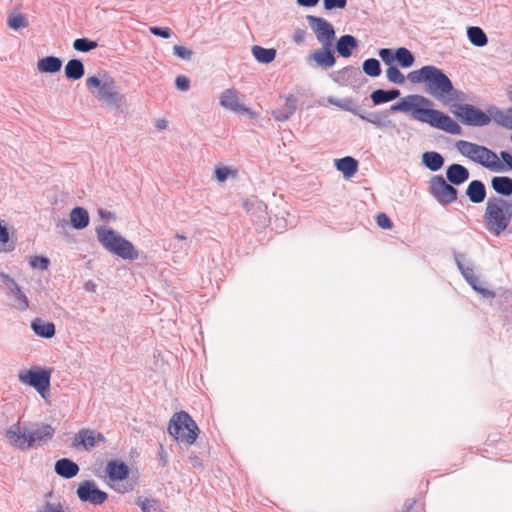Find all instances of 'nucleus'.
<instances>
[{
    "label": "nucleus",
    "mask_w": 512,
    "mask_h": 512,
    "mask_svg": "<svg viewBox=\"0 0 512 512\" xmlns=\"http://www.w3.org/2000/svg\"><path fill=\"white\" fill-rule=\"evenodd\" d=\"M430 100L421 95H410L402 98L398 103L391 106L392 112L409 113L410 116L432 127L441 129L451 134H459L461 127L450 116L441 111L431 109Z\"/></svg>",
    "instance_id": "1"
},
{
    "label": "nucleus",
    "mask_w": 512,
    "mask_h": 512,
    "mask_svg": "<svg viewBox=\"0 0 512 512\" xmlns=\"http://www.w3.org/2000/svg\"><path fill=\"white\" fill-rule=\"evenodd\" d=\"M485 228L493 235L499 236L512 220V200L499 196L488 198L483 215Z\"/></svg>",
    "instance_id": "2"
},
{
    "label": "nucleus",
    "mask_w": 512,
    "mask_h": 512,
    "mask_svg": "<svg viewBox=\"0 0 512 512\" xmlns=\"http://www.w3.org/2000/svg\"><path fill=\"white\" fill-rule=\"evenodd\" d=\"M407 79L413 84L424 83L429 94L444 97L453 90L450 79L435 66L427 65L408 73Z\"/></svg>",
    "instance_id": "3"
},
{
    "label": "nucleus",
    "mask_w": 512,
    "mask_h": 512,
    "mask_svg": "<svg viewBox=\"0 0 512 512\" xmlns=\"http://www.w3.org/2000/svg\"><path fill=\"white\" fill-rule=\"evenodd\" d=\"M455 147L462 156L492 172L505 171V164L500 160L499 156L485 146L465 140H458L455 143Z\"/></svg>",
    "instance_id": "4"
},
{
    "label": "nucleus",
    "mask_w": 512,
    "mask_h": 512,
    "mask_svg": "<svg viewBox=\"0 0 512 512\" xmlns=\"http://www.w3.org/2000/svg\"><path fill=\"white\" fill-rule=\"evenodd\" d=\"M96 234L100 244L110 253L125 260H136L139 257L136 247L115 230L100 226L96 228Z\"/></svg>",
    "instance_id": "5"
},
{
    "label": "nucleus",
    "mask_w": 512,
    "mask_h": 512,
    "mask_svg": "<svg viewBox=\"0 0 512 512\" xmlns=\"http://www.w3.org/2000/svg\"><path fill=\"white\" fill-rule=\"evenodd\" d=\"M86 85L98 100L109 105L116 106L123 100V95L119 92L116 81L107 73L89 76L86 79Z\"/></svg>",
    "instance_id": "6"
},
{
    "label": "nucleus",
    "mask_w": 512,
    "mask_h": 512,
    "mask_svg": "<svg viewBox=\"0 0 512 512\" xmlns=\"http://www.w3.org/2000/svg\"><path fill=\"white\" fill-rule=\"evenodd\" d=\"M168 432L176 441L192 445L200 431L192 417L187 412L181 411L171 417Z\"/></svg>",
    "instance_id": "7"
},
{
    "label": "nucleus",
    "mask_w": 512,
    "mask_h": 512,
    "mask_svg": "<svg viewBox=\"0 0 512 512\" xmlns=\"http://www.w3.org/2000/svg\"><path fill=\"white\" fill-rule=\"evenodd\" d=\"M52 371L47 368L34 367L21 370L18 379L21 383L33 387L40 396L47 400L50 392Z\"/></svg>",
    "instance_id": "8"
},
{
    "label": "nucleus",
    "mask_w": 512,
    "mask_h": 512,
    "mask_svg": "<svg viewBox=\"0 0 512 512\" xmlns=\"http://www.w3.org/2000/svg\"><path fill=\"white\" fill-rule=\"evenodd\" d=\"M105 472L108 476V485L118 493L124 494L133 490L132 484L122 483L129 476V467L122 461L111 460L107 463Z\"/></svg>",
    "instance_id": "9"
},
{
    "label": "nucleus",
    "mask_w": 512,
    "mask_h": 512,
    "mask_svg": "<svg viewBox=\"0 0 512 512\" xmlns=\"http://www.w3.org/2000/svg\"><path fill=\"white\" fill-rule=\"evenodd\" d=\"M432 195L442 204H450L457 199V190L448 184L442 176H433L430 180Z\"/></svg>",
    "instance_id": "10"
},
{
    "label": "nucleus",
    "mask_w": 512,
    "mask_h": 512,
    "mask_svg": "<svg viewBox=\"0 0 512 512\" xmlns=\"http://www.w3.org/2000/svg\"><path fill=\"white\" fill-rule=\"evenodd\" d=\"M308 23L323 47H331L335 38L333 26L323 18L309 16Z\"/></svg>",
    "instance_id": "11"
},
{
    "label": "nucleus",
    "mask_w": 512,
    "mask_h": 512,
    "mask_svg": "<svg viewBox=\"0 0 512 512\" xmlns=\"http://www.w3.org/2000/svg\"><path fill=\"white\" fill-rule=\"evenodd\" d=\"M219 100L220 105L226 110H230L235 113L247 114L251 118L256 117V114L241 102L238 91L233 88L224 90L221 93Z\"/></svg>",
    "instance_id": "12"
},
{
    "label": "nucleus",
    "mask_w": 512,
    "mask_h": 512,
    "mask_svg": "<svg viewBox=\"0 0 512 512\" xmlns=\"http://www.w3.org/2000/svg\"><path fill=\"white\" fill-rule=\"evenodd\" d=\"M6 437L9 443L21 450L29 449L34 446L33 437L30 436V431L23 429L19 423L13 424L6 432Z\"/></svg>",
    "instance_id": "13"
},
{
    "label": "nucleus",
    "mask_w": 512,
    "mask_h": 512,
    "mask_svg": "<svg viewBox=\"0 0 512 512\" xmlns=\"http://www.w3.org/2000/svg\"><path fill=\"white\" fill-rule=\"evenodd\" d=\"M105 441L106 438L102 433L96 432L92 429L83 428L75 435L72 445L75 448H82L89 451L94 448L97 443H104Z\"/></svg>",
    "instance_id": "14"
},
{
    "label": "nucleus",
    "mask_w": 512,
    "mask_h": 512,
    "mask_svg": "<svg viewBox=\"0 0 512 512\" xmlns=\"http://www.w3.org/2000/svg\"><path fill=\"white\" fill-rule=\"evenodd\" d=\"M77 495L81 501L95 505L104 503L108 497L107 493L99 490L92 481L81 483L77 489Z\"/></svg>",
    "instance_id": "15"
},
{
    "label": "nucleus",
    "mask_w": 512,
    "mask_h": 512,
    "mask_svg": "<svg viewBox=\"0 0 512 512\" xmlns=\"http://www.w3.org/2000/svg\"><path fill=\"white\" fill-rule=\"evenodd\" d=\"M457 115L464 124L473 126H485L491 120L487 114L470 105L461 106Z\"/></svg>",
    "instance_id": "16"
},
{
    "label": "nucleus",
    "mask_w": 512,
    "mask_h": 512,
    "mask_svg": "<svg viewBox=\"0 0 512 512\" xmlns=\"http://www.w3.org/2000/svg\"><path fill=\"white\" fill-rule=\"evenodd\" d=\"M469 171L460 164H452L447 168L446 176L448 181L454 185H460L469 179Z\"/></svg>",
    "instance_id": "17"
},
{
    "label": "nucleus",
    "mask_w": 512,
    "mask_h": 512,
    "mask_svg": "<svg viewBox=\"0 0 512 512\" xmlns=\"http://www.w3.org/2000/svg\"><path fill=\"white\" fill-rule=\"evenodd\" d=\"M466 195L472 203L478 204L486 198V188L480 180L471 181L466 188Z\"/></svg>",
    "instance_id": "18"
},
{
    "label": "nucleus",
    "mask_w": 512,
    "mask_h": 512,
    "mask_svg": "<svg viewBox=\"0 0 512 512\" xmlns=\"http://www.w3.org/2000/svg\"><path fill=\"white\" fill-rule=\"evenodd\" d=\"M55 471L64 478H72L79 472L78 465L66 458L60 459L55 463Z\"/></svg>",
    "instance_id": "19"
},
{
    "label": "nucleus",
    "mask_w": 512,
    "mask_h": 512,
    "mask_svg": "<svg viewBox=\"0 0 512 512\" xmlns=\"http://www.w3.org/2000/svg\"><path fill=\"white\" fill-rule=\"evenodd\" d=\"M337 170L341 171L345 178L353 177L358 169V162L353 157L347 156L335 160Z\"/></svg>",
    "instance_id": "20"
},
{
    "label": "nucleus",
    "mask_w": 512,
    "mask_h": 512,
    "mask_svg": "<svg viewBox=\"0 0 512 512\" xmlns=\"http://www.w3.org/2000/svg\"><path fill=\"white\" fill-rule=\"evenodd\" d=\"M309 59H313L321 67H331L335 63L331 47H323V49L315 51L309 56Z\"/></svg>",
    "instance_id": "21"
},
{
    "label": "nucleus",
    "mask_w": 512,
    "mask_h": 512,
    "mask_svg": "<svg viewBox=\"0 0 512 512\" xmlns=\"http://www.w3.org/2000/svg\"><path fill=\"white\" fill-rule=\"evenodd\" d=\"M54 433L55 429L50 424H41L36 430L30 431V436L33 437L34 445H41L51 440Z\"/></svg>",
    "instance_id": "22"
},
{
    "label": "nucleus",
    "mask_w": 512,
    "mask_h": 512,
    "mask_svg": "<svg viewBox=\"0 0 512 512\" xmlns=\"http://www.w3.org/2000/svg\"><path fill=\"white\" fill-rule=\"evenodd\" d=\"M34 333L40 337L51 338L55 335V325L52 322H46L40 318H36L31 323Z\"/></svg>",
    "instance_id": "23"
},
{
    "label": "nucleus",
    "mask_w": 512,
    "mask_h": 512,
    "mask_svg": "<svg viewBox=\"0 0 512 512\" xmlns=\"http://www.w3.org/2000/svg\"><path fill=\"white\" fill-rule=\"evenodd\" d=\"M62 61L58 57L48 56L37 62V69L42 73H56L61 69Z\"/></svg>",
    "instance_id": "24"
},
{
    "label": "nucleus",
    "mask_w": 512,
    "mask_h": 512,
    "mask_svg": "<svg viewBox=\"0 0 512 512\" xmlns=\"http://www.w3.org/2000/svg\"><path fill=\"white\" fill-rule=\"evenodd\" d=\"M491 186L500 195L510 196L512 194V179L506 176H496L491 180Z\"/></svg>",
    "instance_id": "25"
},
{
    "label": "nucleus",
    "mask_w": 512,
    "mask_h": 512,
    "mask_svg": "<svg viewBox=\"0 0 512 512\" xmlns=\"http://www.w3.org/2000/svg\"><path fill=\"white\" fill-rule=\"evenodd\" d=\"M357 41L351 35L341 36L337 42L336 49L337 52L345 58H348L352 54V50L356 48Z\"/></svg>",
    "instance_id": "26"
},
{
    "label": "nucleus",
    "mask_w": 512,
    "mask_h": 512,
    "mask_svg": "<svg viewBox=\"0 0 512 512\" xmlns=\"http://www.w3.org/2000/svg\"><path fill=\"white\" fill-rule=\"evenodd\" d=\"M70 221L74 228L83 229L89 224V215L86 209L76 207L70 213Z\"/></svg>",
    "instance_id": "27"
},
{
    "label": "nucleus",
    "mask_w": 512,
    "mask_h": 512,
    "mask_svg": "<svg viewBox=\"0 0 512 512\" xmlns=\"http://www.w3.org/2000/svg\"><path fill=\"white\" fill-rule=\"evenodd\" d=\"M251 51L255 59L260 63L268 64L276 58V50L274 48H264L254 45Z\"/></svg>",
    "instance_id": "28"
},
{
    "label": "nucleus",
    "mask_w": 512,
    "mask_h": 512,
    "mask_svg": "<svg viewBox=\"0 0 512 512\" xmlns=\"http://www.w3.org/2000/svg\"><path fill=\"white\" fill-rule=\"evenodd\" d=\"M84 65L78 59L68 61L65 66V75L68 79L78 80L84 76Z\"/></svg>",
    "instance_id": "29"
},
{
    "label": "nucleus",
    "mask_w": 512,
    "mask_h": 512,
    "mask_svg": "<svg viewBox=\"0 0 512 512\" xmlns=\"http://www.w3.org/2000/svg\"><path fill=\"white\" fill-rule=\"evenodd\" d=\"M422 158L425 166L431 171H438L444 164L442 155L437 152H425Z\"/></svg>",
    "instance_id": "30"
},
{
    "label": "nucleus",
    "mask_w": 512,
    "mask_h": 512,
    "mask_svg": "<svg viewBox=\"0 0 512 512\" xmlns=\"http://www.w3.org/2000/svg\"><path fill=\"white\" fill-rule=\"evenodd\" d=\"M400 95L398 90H389L385 91L382 89H378L372 92L371 99L374 105H379L381 103L389 102L391 100L396 99Z\"/></svg>",
    "instance_id": "31"
},
{
    "label": "nucleus",
    "mask_w": 512,
    "mask_h": 512,
    "mask_svg": "<svg viewBox=\"0 0 512 512\" xmlns=\"http://www.w3.org/2000/svg\"><path fill=\"white\" fill-rule=\"evenodd\" d=\"M467 35L470 42L475 46L482 47L488 42L486 34L480 27H469L467 29Z\"/></svg>",
    "instance_id": "32"
},
{
    "label": "nucleus",
    "mask_w": 512,
    "mask_h": 512,
    "mask_svg": "<svg viewBox=\"0 0 512 512\" xmlns=\"http://www.w3.org/2000/svg\"><path fill=\"white\" fill-rule=\"evenodd\" d=\"M395 59L404 68L411 67L415 61L413 54L405 47H400L395 51Z\"/></svg>",
    "instance_id": "33"
},
{
    "label": "nucleus",
    "mask_w": 512,
    "mask_h": 512,
    "mask_svg": "<svg viewBox=\"0 0 512 512\" xmlns=\"http://www.w3.org/2000/svg\"><path fill=\"white\" fill-rule=\"evenodd\" d=\"M7 25L9 28L13 30H18L21 28H25L28 26V20L25 15L23 14H11L8 17Z\"/></svg>",
    "instance_id": "34"
},
{
    "label": "nucleus",
    "mask_w": 512,
    "mask_h": 512,
    "mask_svg": "<svg viewBox=\"0 0 512 512\" xmlns=\"http://www.w3.org/2000/svg\"><path fill=\"white\" fill-rule=\"evenodd\" d=\"M363 71L370 77H378L381 74L379 61L374 58L365 60L363 63Z\"/></svg>",
    "instance_id": "35"
},
{
    "label": "nucleus",
    "mask_w": 512,
    "mask_h": 512,
    "mask_svg": "<svg viewBox=\"0 0 512 512\" xmlns=\"http://www.w3.org/2000/svg\"><path fill=\"white\" fill-rule=\"evenodd\" d=\"M214 174L217 181L224 182L228 179V177L235 178L238 174V171L226 166H217L215 168Z\"/></svg>",
    "instance_id": "36"
},
{
    "label": "nucleus",
    "mask_w": 512,
    "mask_h": 512,
    "mask_svg": "<svg viewBox=\"0 0 512 512\" xmlns=\"http://www.w3.org/2000/svg\"><path fill=\"white\" fill-rule=\"evenodd\" d=\"M16 297V308L20 311H25L29 308V300L27 296L23 293L20 286L16 287L11 291Z\"/></svg>",
    "instance_id": "37"
},
{
    "label": "nucleus",
    "mask_w": 512,
    "mask_h": 512,
    "mask_svg": "<svg viewBox=\"0 0 512 512\" xmlns=\"http://www.w3.org/2000/svg\"><path fill=\"white\" fill-rule=\"evenodd\" d=\"M96 47L97 43L87 38H78L73 42V48L80 52H88Z\"/></svg>",
    "instance_id": "38"
},
{
    "label": "nucleus",
    "mask_w": 512,
    "mask_h": 512,
    "mask_svg": "<svg viewBox=\"0 0 512 512\" xmlns=\"http://www.w3.org/2000/svg\"><path fill=\"white\" fill-rule=\"evenodd\" d=\"M495 120L503 127L512 130V109L498 112L495 115Z\"/></svg>",
    "instance_id": "39"
},
{
    "label": "nucleus",
    "mask_w": 512,
    "mask_h": 512,
    "mask_svg": "<svg viewBox=\"0 0 512 512\" xmlns=\"http://www.w3.org/2000/svg\"><path fill=\"white\" fill-rule=\"evenodd\" d=\"M386 76L390 82L395 84H403L405 82V76L396 66H390L386 70Z\"/></svg>",
    "instance_id": "40"
},
{
    "label": "nucleus",
    "mask_w": 512,
    "mask_h": 512,
    "mask_svg": "<svg viewBox=\"0 0 512 512\" xmlns=\"http://www.w3.org/2000/svg\"><path fill=\"white\" fill-rule=\"evenodd\" d=\"M29 263L33 269L46 270L49 266V259L43 256H33L30 258Z\"/></svg>",
    "instance_id": "41"
},
{
    "label": "nucleus",
    "mask_w": 512,
    "mask_h": 512,
    "mask_svg": "<svg viewBox=\"0 0 512 512\" xmlns=\"http://www.w3.org/2000/svg\"><path fill=\"white\" fill-rule=\"evenodd\" d=\"M296 107L297 99L293 95L287 96L283 110H285V114H287L288 118H290L294 114V112L296 111Z\"/></svg>",
    "instance_id": "42"
},
{
    "label": "nucleus",
    "mask_w": 512,
    "mask_h": 512,
    "mask_svg": "<svg viewBox=\"0 0 512 512\" xmlns=\"http://www.w3.org/2000/svg\"><path fill=\"white\" fill-rule=\"evenodd\" d=\"M173 52L177 57H179L181 59H185V60H189L193 55V52L191 49L186 48L181 45H175L173 47Z\"/></svg>",
    "instance_id": "43"
},
{
    "label": "nucleus",
    "mask_w": 512,
    "mask_h": 512,
    "mask_svg": "<svg viewBox=\"0 0 512 512\" xmlns=\"http://www.w3.org/2000/svg\"><path fill=\"white\" fill-rule=\"evenodd\" d=\"M40 512H65L59 501L46 502L39 510Z\"/></svg>",
    "instance_id": "44"
},
{
    "label": "nucleus",
    "mask_w": 512,
    "mask_h": 512,
    "mask_svg": "<svg viewBox=\"0 0 512 512\" xmlns=\"http://www.w3.org/2000/svg\"><path fill=\"white\" fill-rule=\"evenodd\" d=\"M377 224L383 229H391L393 224L385 213H379L376 218Z\"/></svg>",
    "instance_id": "45"
},
{
    "label": "nucleus",
    "mask_w": 512,
    "mask_h": 512,
    "mask_svg": "<svg viewBox=\"0 0 512 512\" xmlns=\"http://www.w3.org/2000/svg\"><path fill=\"white\" fill-rule=\"evenodd\" d=\"M379 56L386 64H391L395 60V53L391 49L383 48L379 51Z\"/></svg>",
    "instance_id": "46"
},
{
    "label": "nucleus",
    "mask_w": 512,
    "mask_h": 512,
    "mask_svg": "<svg viewBox=\"0 0 512 512\" xmlns=\"http://www.w3.org/2000/svg\"><path fill=\"white\" fill-rule=\"evenodd\" d=\"M150 32L155 35L162 38H169L172 34V31L170 28H160V27H150Z\"/></svg>",
    "instance_id": "47"
},
{
    "label": "nucleus",
    "mask_w": 512,
    "mask_h": 512,
    "mask_svg": "<svg viewBox=\"0 0 512 512\" xmlns=\"http://www.w3.org/2000/svg\"><path fill=\"white\" fill-rule=\"evenodd\" d=\"M324 6L326 9L344 8L346 0H324Z\"/></svg>",
    "instance_id": "48"
},
{
    "label": "nucleus",
    "mask_w": 512,
    "mask_h": 512,
    "mask_svg": "<svg viewBox=\"0 0 512 512\" xmlns=\"http://www.w3.org/2000/svg\"><path fill=\"white\" fill-rule=\"evenodd\" d=\"M176 87L181 91H186L189 88L190 81L185 76H178L175 81Z\"/></svg>",
    "instance_id": "49"
},
{
    "label": "nucleus",
    "mask_w": 512,
    "mask_h": 512,
    "mask_svg": "<svg viewBox=\"0 0 512 512\" xmlns=\"http://www.w3.org/2000/svg\"><path fill=\"white\" fill-rule=\"evenodd\" d=\"M0 278L2 279V281L4 283L7 284L8 288L12 291L14 290L16 287H18L19 285L15 282V280L13 278H11L9 275L7 274H4V273H1L0 274Z\"/></svg>",
    "instance_id": "50"
},
{
    "label": "nucleus",
    "mask_w": 512,
    "mask_h": 512,
    "mask_svg": "<svg viewBox=\"0 0 512 512\" xmlns=\"http://www.w3.org/2000/svg\"><path fill=\"white\" fill-rule=\"evenodd\" d=\"M9 242V233L7 227L0 221V243L5 245Z\"/></svg>",
    "instance_id": "51"
},
{
    "label": "nucleus",
    "mask_w": 512,
    "mask_h": 512,
    "mask_svg": "<svg viewBox=\"0 0 512 512\" xmlns=\"http://www.w3.org/2000/svg\"><path fill=\"white\" fill-rule=\"evenodd\" d=\"M137 504L141 507L143 512H149L150 508H152L154 506L155 501L154 500H149V499H145V500H140L139 499L137 501Z\"/></svg>",
    "instance_id": "52"
},
{
    "label": "nucleus",
    "mask_w": 512,
    "mask_h": 512,
    "mask_svg": "<svg viewBox=\"0 0 512 512\" xmlns=\"http://www.w3.org/2000/svg\"><path fill=\"white\" fill-rule=\"evenodd\" d=\"M500 157L503 160L505 166L507 165L510 169H512V155L506 151L500 152Z\"/></svg>",
    "instance_id": "53"
},
{
    "label": "nucleus",
    "mask_w": 512,
    "mask_h": 512,
    "mask_svg": "<svg viewBox=\"0 0 512 512\" xmlns=\"http://www.w3.org/2000/svg\"><path fill=\"white\" fill-rule=\"evenodd\" d=\"M272 114H273L275 120H277V121H285V120L289 119L287 117V114H285V110H283V108L274 110L272 112Z\"/></svg>",
    "instance_id": "54"
},
{
    "label": "nucleus",
    "mask_w": 512,
    "mask_h": 512,
    "mask_svg": "<svg viewBox=\"0 0 512 512\" xmlns=\"http://www.w3.org/2000/svg\"><path fill=\"white\" fill-rule=\"evenodd\" d=\"M298 3L302 6H306V7H311V6H315L319 0H297Z\"/></svg>",
    "instance_id": "55"
},
{
    "label": "nucleus",
    "mask_w": 512,
    "mask_h": 512,
    "mask_svg": "<svg viewBox=\"0 0 512 512\" xmlns=\"http://www.w3.org/2000/svg\"><path fill=\"white\" fill-rule=\"evenodd\" d=\"M167 121L165 119H158L156 122H155V126L158 130H164L167 128Z\"/></svg>",
    "instance_id": "56"
},
{
    "label": "nucleus",
    "mask_w": 512,
    "mask_h": 512,
    "mask_svg": "<svg viewBox=\"0 0 512 512\" xmlns=\"http://www.w3.org/2000/svg\"><path fill=\"white\" fill-rule=\"evenodd\" d=\"M304 38H305V33L303 31H297L294 35V40L297 43H301L302 41H304Z\"/></svg>",
    "instance_id": "57"
},
{
    "label": "nucleus",
    "mask_w": 512,
    "mask_h": 512,
    "mask_svg": "<svg viewBox=\"0 0 512 512\" xmlns=\"http://www.w3.org/2000/svg\"><path fill=\"white\" fill-rule=\"evenodd\" d=\"M398 512H414L413 510V504H406L402 507L401 510H399Z\"/></svg>",
    "instance_id": "58"
},
{
    "label": "nucleus",
    "mask_w": 512,
    "mask_h": 512,
    "mask_svg": "<svg viewBox=\"0 0 512 512\" xmlns=\"http://www.w3.org/2000/svg\"><path fill=\"white\" fill-rule=\"evenodd\" d=\"M350 104H352V101L346 102L344 105H341V107L345 110L353 112L354 114H357L356 110L350 107Z\"/></svg>",
    "instance_id": "59"
},
{
    "label": "nucleus",
    "mask_w": 512,
    "mask_h": 512,
    "mask_svg": "<svg viewBox=\"0 0 512 512\" xmlns=\"http://www.w3.org/2000/svg\"><path fill=\"white\" fill-rule=\"evenodd\" d=\"M100 214H101V216H102L103 218H107V219H109V218H112V217H113V215H112V213H111V212L100 211Z\"/></svg>",
    "instance_id": "60"
},
{
    "label": "nucleus",
    "mask_w": 512,
    "mask_h": 512,
    "mask_svg": "<svg viewBox=\"0 0 512 512\" xmlns=\"http://www.w3.org/2000/svg\"><path fill=\"white\" fill-rule=\"evenodd\" d=\"M176 238L179 239V240H185L186 236L185 235H181V234H177Z\"/></svg>",
    "instance_id": "61"
},
{
    "label": "nucleus",
    "mask_w": 512,
    "mask_h": 512,
    "mask_svg": "<svg viewBox=\"0 0 512 512\" xmlns=\"http://www.w3.org/2000/svg\"><path fill=\"white\" fill-rule=\"evenodd\" d=\"M13 249H14V247H13L12 245H10V246H9L7 249H5V250H6V251H11V250H13Z\"/></svg>",
    "instance_id": "62"
}]
</instances>
